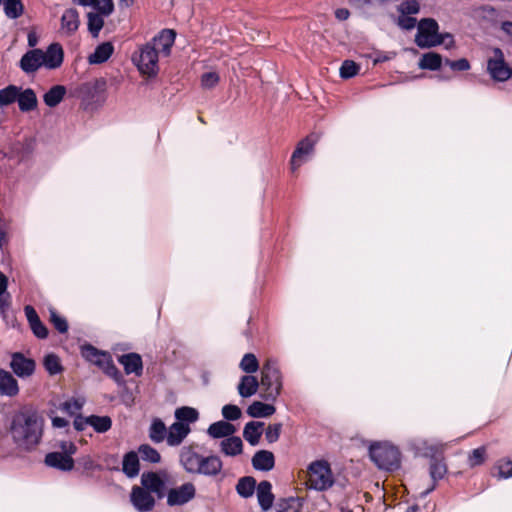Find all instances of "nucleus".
Wrapping results in <instances>:
<instances>
[{
    "mask_svg": "<svg viewBox=\"0 0 512 512\" xmlns=\"http://www.w3.org/2000/svg\"><path fill=\"white\" fill-rule=\"evenodd\" d=\"M191 429L188 424L181 422H174L167 429V444L171 447L179 446L184 439L188 436Z\"/></svg>",
    "mask_w": 512,
    "mask_h": 512,
    "instance_id": "a211bd4d",
    "label": "nucleus"
},
{
    "mask_svg": "<svg viewBox=\"0 0 512 512\" xmlns=\"http://www.w3.org/2000/svg\"><path fill=\"white\" fill-rule=\"evenodd\" d=\"M438 23L432 18H424L418 23V31L415 37V42L420 48H430L441 45L445 42L444 38L450 39L453 42L452 36L449 34H438Z\"/></svg>",
    "mask_w": 512,
    "mask_h": 512,
    "instance_id": "39448f33",
    "label": "nucleus"
},
{
    "mask_svg": "<svg viewBox=\"0 0 512 512\" xmlns=\"http://www.w3.org/2000/svg\"><path fill=\"white\" fill-rule=\"evenodd\" d=\"M35 361L25 357L20 352H15L11 356L10 368L20 378H27L35 371Z\"/></svg>",
    "mask_w": 512,
    "mask_h": 512,
    "instance_id": "f8f14e48",
    "label": "nucleus"
},
{
    "mask_svg": "<svg viewBox=\"0 0 512 512\" xmlns=\"http://www.w3.org/2000/svg\"><path fill=\"white\" fill-rule=\"evenodd\" d=\"M10 307V295L0 294V314L4 315L8 308Z\"/></svg>",
    "mask_w": 512,
    "mask_h": 512,
    "instance_id": "338daca9",
    "label": "nucleus"
},
{
    "mask_svg": "<svg viewBox=\"0 0 512 512\" xmlns=\"http://www.w3.org/2000/svg\"><path fill=\"white\" fill-rule=\"evenodd\" d=\"M252 465L256 470L270 471L274 468V454L267 450L257 451L252 458Z\"/></svg>",
    "mask_w": 512,
    "mask_h": 512,
    "instance_id": "a878e982",
    "label": "nucleus"
},
{
    "mask_svg": "<svg viewBox=\"0 0 512 512\" xmlns=\"http://www.w3.org/2000/svg\"><path fill=\"white\" fill-rule=\"evenodd\" d=\"M307 485L316 491H326L335 482L330 464L326 460H316L307 469Z\"/></svg>",
    "mask_w": 512,
    "mask_h": 512,
    "instance_id": "7ed1b4c3",
    "label": "nucleus"
},
{
    "mask_svg": "<svg viewBox=\"0 0 512 512\" xmlns=\"http://www.w3.org/2000/svg\"><path fill=\"white\" fill-rule=\"evenodd\" d=\"M60 447L62 449L61 453L64 455H69L70 457L76 452V446L72 442L64 441L61 443Z\"/></svg>",
    "mask_w": 512,
    "mask_h": 512,
    "instance_id": "774afa93",
    "label": "nucleus"
},
{
    "mask_svg": "<svg viewBox=\"0 0 512 512\" xmlns=\"http://www.w3.org/2000/svg\"><path fill=\"white\" fill-rule=\"evenodd\" d=\"M276 411L274 405L254 401L247 408V414L253 418H266L273 415Z\"/></svg>",
    "mask_w": 512,
    "mask_h": 512,
    "instance_id": "72a5a7b5",
    "label": "nucleus"
},
{
    "mask_svg": "<svg viewBox=\"0 0 512 512\" xmlns=\"http://www.w3.org/2000/svg\"><path fill=\"white\" fill-rule=\"evenodd\" d=\"M219 82V75L216 72L204 73L201 77V85L206 89L215 87Z\"/></svg>",
    "mask_w": 512,
    "mask_h": 512,
    "instance_id": "bf43d9fd",
    "label": "nucleus"
},
{
    "mask_svg": "<svg viewBox=\"0 0 512 512\" xmlns=\"http://www.w3.org/2000/svg\"><path fill=\"white\" fill-rule=\"evenodd\" d=\"M442 65V57L440 54L435 52H428L422 55L419 61V67L421 69L435 71L438 70Z\"/></svg>",
    "mask_w": 512,
    "mask_h": 512,
    "instance_id": "e433bc0d",
    "label": "nucleus"
},
{
    "mask_svg": "<svg viewBox=\"0 0 512 512\" xmlns=\"http://www.w3.org/2000/svg\"><path fill=\"white\" fill-rule=\"evenodd\" d=\"M176 33L172 29H163L157 36H155L150 42L155 45L158 52L168 56L171 52V48L174 44Z\"/></svg>",
    "mask_w": 512,
    "mask_h": 512,
    "instance_id": "6ab92c4d",
    "label": "nucleus"
},
{
    "mask_svg": "<svg viewBox=\"0 0 512 512\" xmlns=\"http://www.w3.org/2000/svg\"><path fill=\"white\" fill-rule=\"evenodd\" d=\"M138 452L142 460L150 463H159L161 460L160 453L148 444H142L138 448Z\"/></svg>",
    "mask_w": 512,
    "mask_h": 512,
    "instance_id": "a18cd8bd",
    "label": "nucleus"
},
{
    "mask_svg": "<svg viewBox=\"0 0 512 512\" xmlns=\"http://www.w3.org/2000/svg\"><path fill=\"white\" fill-rule=\"evenodd\" d=\"M196 495L195 485L191 482L167 491V505L170 507L181 506L191 501Z\"/></svg>",
    "mask_w": 512,
    "mask_h": 512,
    "instance_id": "9b49d317",
    "label": "nucleus"
},
{
    "mask_svg": "<svg viewBox=\"0 0 512 512\" xmlns=\"http://www.w3.org/2000/svg\"><path fill=\"white\" fill-rule=\"evenodd\" d=\"M73 425L77 431H83L88 425H90V416L84 417L82 415H77L74 419Z\"/></svg>",
    "mask_w": 512,
    "mask_h": 512,
    "instance_id": "0e129e2a",
    "label": "nucleus"
},
{
    "mask_svg": "<svg viewBox=\"0 0 512 512\" xmlns=\"http://www.w3.org/2000/svg\"><path fill=\"white\" fill-rule=\"evenodd\" d=\"M82 355L87 361L98 366L100 369H103L112 358L110 353L98 350L89 344L82 347Z\"/></svg>",
    "mask_w": 512,
    "mask_h": 512,
    "instance_id": "aec40b11",
    "label": "nucleus"
},
{
    "mask_svg": "<svg viewBox=\"0 0 512 512\" xmlns=\"http://www.w3.org/2000/svg\"><path fill=\"white\" fill-rule=\"evenodd\" d=\"M19 67L26 74H32L43 67L42 49L35 48L28 50L20 59Z\"/></svg>",
    "mask_w": 512,
    "mask_h": 512,
    "instance_id": "2eb2a0df",
    "label": "nucleus"
},
{
    "mask_svg": "<svg viewBox=\"0 0 512 512\" xmlns=\"http://www.w3.org/2000/svg\"><path fill=\"white\" fill-rule=\"evenodd\" d=\"M235 432L236 427L223 420L212 423L207 430L208 435L215 439L230 437Z\"/></svg>",
    "mask_w": 512,
    "mask_h": 512,
    "instance_id": "cd10ccee",
    "label": "nucleus"
},
{
    "mask_svg": "<svg viewBox=\"0 0 512 512\" xmlns=\"http://www.w3.org/2000/svg\"><path fill=\"white\" fill-rule=\"evenodd\" d=\"M257 499L262 510H269L274 501L272 485L269 481H261L256 487Z\"/></svg>",
    "mask_w": 512,
    "mask_h": 512,
    "instance_id": "393cba45",
    "label": "nucleus"
},
{
    "mask_svg": "<svg viewBox=\"0 0 512 512\" xmlns=\"http://www.w3.org/2000/svg\"><path fill=\"white\" fill-rule=\"evenodd\" d=\"M239 367L242 371L252 374L259 369V363L256 356L252 353H247L243 356Z\"/></svg>",
    "mask_w": 512,
    "mask_h": 512,
    "instance_id": "de8ad7c7",
    "label": "nucleus"
},
{
    "mask_svg": "<svg viewBox=\"0 0 512 512\" xmlns=\"http://www.w3.org/2000/svg\"><path fill=\"white\" fill-rule=\"evenodd\" d=\"M369 456L380 469L392 471L400 464L399 450L387 443L372 444L369 448Z\"/></svg>",
    "mask_w": 512,
    "mask_h": 512,
    "instance_id": "423d86ee",
    "label": "nucleus"
},
{
    "mask_svg": "<svg viewBox=\"0 0 512 512\" xmlns=\"http://www.w3.org/2000/svg\"><path fill=\"white\" fill-rule=\"evenodd\" d=\"M222 415L228 421H235L241 417L242 412L238 406L233 404H227L224 405L222 408Z\"/></svg>",
    "mask_w": 512,
    "mask_h": 512,
    "instance_id": "4d7b16f0",
    "label": "nucleus"
},
{
    "mask_svg": "<svg viewBox=\"0 0 512 512\" xmlns=\"http://www.w3.org/2000/svg\"><path fill=\"white\" fill-rule=\"evenodd\" d=\"M133 506L139 512L151 511L155 506V499L143 486H135L132 488L130 495Z\"/></svg>",
    "mask_w": 512,
    "mask_h": 512,
    "instance_id": "4468645a",
    "label": "nucleus"
},
{
    "mask_svg": "<svg viewBox=\"0 0 512 512\" xmlns=\"http://www.w3.org/2000/svg\"><path fill=\"white\" fill-rule=\"evenodd\" d=\"M30 328L33 334L39 339H46L48 337V329L39 319L38 321L32 323Z\"/></svg>",
    "mask_w": 512,
    "mask_h": 512,
    "instance_id": "e2e57ef3",
    "label": "nucleus"
},
{
    "mask_svg": "<svg viewBox=\"0 0 512 512\" xmlns=\"http://www.w3.org/2000/svg\"><path fill=\"white\" fill-rule=\"evenodd\" d=\"M3 9L7 18L17 19L24 12V6L21 0H4Z\"/></svg>",
    "mask_w": 512,
    "mask_h": 512,
    "instance_id": "ea45409f",
    "label": "nucleus"
},
{
    "mask_svg": "<svg viewBox=\"0 0 512 512\" xmlns=\"http://www.w3.org/2000/svg\"><path fill=\"white\" fill-rule=\"evenodd\" d=\"M317 141L318 136L315 134H310L297 144V147L294 150L290 160L292 171H295L304 162L307 161L308 156L313 153Z\"/></svg>",
    "mask_w": 512,
    "mask_h": 512,
    "instance_id": "9d476101",
    "label": "nucleus"
},
{
    "mask_svg": "<svg viewBox=\"0 0 512 512\" xmlns=\"http://www.w3.org/2000/svg\"><path fill=\"white\" fill-rule=\"evenodd\" d=\"M359 72V66L352 60H345L340 67V76L343 79H349L356 76Z\"/></svg>",
    "mask_w": 512,
    "mask_h": 512,
    "instance_id": "603ef678",
    "label": "nucleus"
},
{
    "mask_svg": "<svg viewBox=\"0 0 512 512\" xmlns=\"http://www.w3.org/2000/svg\"><path fill=\"white\" fill-rule=\"evenodd\" d=\"M486 460L485 447H478L472 450L468 455V465L473 468L483 464Z\"/></svg>",
    "mask_w": 512,
    "mask_h": 512,
    "instance_id": "3c124183",
    "label": "nucleus"
},
{
    "mask_svg": "<svg viewBox=\"0 0 512 512\" xmlns=\"http://www.w3.org/2000/svg\"><path fill=\"white\" fill-rule=\"evenodd\" d=\"M45 419L33 405H24L13 412L9 424V434L14 445L30 452L41 442Z\"/></svg>",
    "mask_w": 512,
    "mask_h": 512,
    "instance_id": "f257e3e1",
    "label": "nucleus"
},
{
    "mask_svg": "<svg viewBox=\"0 0 512 512\" xmlns=\"http://www.w3.org/2000/svg\"><path fill=\"white\" fill-rule=\"evenodd\" d=\"M414 448L423 456L431 458L429 474L433 483L425 491L421 492V496L425 497L436 488V483L445 476L447 466L443 460L435 458L439 451L438 444H430L427 440H418L414 443Z\"/></svg>",
    "mask_w": 512,
    "mask_h": 512,
    "instance_id": "f03ea898",
    "label": "nucleus"
},
{
    "mask_svg": "<svg viewBox=\"0 0 512 512\" xmlns=\"http://www.w3.org/2000/svg\"><path fill=\"white\" fill-rule=\"evenodd\" d=\"M18 106L22 112H30L37 107L38 101L33 89L27 88L23 91L19 90L17 98Z\"/></svg>",
    "mask_w": 512,
    "mask_h": 512,
    "instance_id": "7c9ffc66",
    "label": "nucleus"
},
{
    "mask_svg": "<svg viewBox=\"0 0 512 512\" xmlns=\"http://www.w3.org/2000/svg\"><path fill=\"white\" fill-rule=\"evenodd\" d=\"M158 50L155 45L150 42L140 48L139 56H133L139 72L148 77H155L159 71L158 66Z\"/></svg>",
    "mask_w": 512,
    "mask_h": 512,
    "instance_id": "0eeeda50",
    "label": "nucleus"
},
{
    "mask_svg": "<svg viewBox=\"0 0 512 512\" xmlns=\"http://www.w3.org/2000/svg\"><path fill=\"white\" fill-rule=\"evenodd\" d=\"M121 470L128 478H134L139 474V456L135 451H129L124 455Z\"/></svg>",
    "mask_w": 512,
    "mask_h": 512,
    "instance_id": "bb28decb",
    "label": "nucleus"
},
{
    "mask_svg": "<svg viewBox=\"0 0 512 512\" xmlns=\"http://www.w3.org/2000/svg\"><path fill=\"white\" fill-rule=\"evenodd\" d=\"M148 435L153 443H162L167 438V427L165 423L159 418L153 419L148 430Z\"/></svg>",
    "mask_w": 512,
    "mask_h": 512,
    "instance_id": "f704fd0d",
    "label": "nucleus"
},
{
    "mask_svg": "<svg viewBox=\"0 0 512 512\" xmlns=\"http://www.w3.org/2000/svg\"><path fill=\"white\" fill-rule=\"evenodd\" d=\"M397 10L400 14L413 15L419 12L420 5L417 0H403Z\"/></svg>",
    "mask_w": 512,
    "mask_h": 512,
    "instance_id": "5fc2aeb1",
    "label": "nucleus"
},
{
    "mask_svg": "<svg viewBox=\"0 0 512 512\" xmlns=\"http://www.w3.org/2000/svg\"><path fill=\"white\" fill-rule=\"evenodd\" d=\"M445 64L456 71H467L470 69V63L465 58H461L454 61L446 59Z\"/></svg>",
    "mask_w": 512,
    "mask_h": 512,
    "instance_id": "680f3d73",
    "label": "nucleus"
},
{
    "mask_svg": "<svg viewBox=\"0 0 512 512\" xmlns=\"http://www.w3.org/2000/svg\"><path fill=\"white\" fill-rule=\"evenodd\" d=\"M282 430L281 423L270 424L265 431V438L268 443H274L278 441Z\"/></svg>",
    "mask_w": 512,
    "mask_h": 512,
    "instance_id": "13d9d810",
    "label": "nucleus"
},
{
    "mask_svg": "<svg viewBox=\"0 0 512 512\" xmlns=\"http://www.w3.org/2000/svg\"><path fill=\"white\" fill-rule=\"evenodd\" d=\"M222 460L216 455L203 456L196 474L214 477L221 473Z\"/></svg>",
    "mask_w": 512,
    "mask_h": 512,
    "instance_id": "f3484780",
    "label": "nucleus"
},
{
    "mask_svg": "<svg viewBox=\"0 0 512 512\" xmlns=\"http://www.w3.org/2000/svg\"><path fill=\"white\" fill-rule=\"evenodd\" d=\"M19 393L18 381L14 376L0 368V395L7 397H15Z\"/></svg>",
    "mask_w": 512,
    "mask_h": 512,
    "instance_id": "412c9836",
    "label": "nucleus"
},
{
    "mask_svg": "<svg viewBox=\"0 0 512 512\" xmlns=\"http://www.w3.org/2000/svg\"><path fill=\"white\" fill-rule=\"evenodd\" d=\"M498 476L502 479L512 477V459H502L497 463Z\"/></svg>",
    "mask_w": 512,
    "mask_h": 512,
    "instance_id": "6e6d98bb",
    "label": "nucleus"
},
{
    "mask_svg": "<svg viewBox=\"0 0 512 512\" xmlns=\"http://www.w3.org/2000/svg\"><path fill=\"white\" fill-rule=\"evenodd\" d=\"M493 56L487 61V71L491 78L498 82L507 81L512 77V68L506 63L504 53L500 48L492 50Z\"/></svg>",
    "mask_w": 512,
    "mask_h": 512,
    "instance_id": "6e6552de",
    "label": "nucleus"
},
{
    "mask_svg": "<svg viewBox=\"0 0 512 512\" xmlns=\"http://www.w3.org/2000/svg\"><path fill=\"white\" fill-rule=\"evenodd\" d=\"M301 507L302 504L299 498H282L276 503V512H299Z\"/></svg>",
    "mask_w": 512,
    "mask_h": 512,
    "instance_id": "a19ab883",
    "label": "nucleus"
},
{
    "mask_svg": "<svg viewBox=\"0 0 512 512\" xmlns=\"http://www.w3.org/2000/svg\"><path fill=\"white\" fill-rule=\"evenodd\" d=\"M261 385L265 389L264 399L274 401L282 390V375L278 362L268 359L261 369Z\"/></svg>",
    "mask_w": 512,
    "mask_h": 512,
    "instance_id": "20e7f679",
    "label": "nucleus"
},
{
    "mask_svg": "<svg viewBox=\"0 0 512 512\" xmlns=\"http://www.w3.org/2000/svg\"><path fill=\"white\" fill-rule=\"evenodd\" d=\"M256 487L255 479L251 476H245L238 480L236 491L241 497L249 498L254 494Z\"/></svg>",
    "mask_w": 512,
    "mask_h": 512,
    "instance_id": "4c0bfd02",
    "label": "nucleus"
},
{
    "mask_svg": "<svg viewBox=\"0 0 512 512\" xmlns=\"http://www.w3.org/2000/svg\"><path fill=\"white\" fill-rule=\"evenodd\" d=\"M202 455L198 454L192 446H184L180 451V463L183 468L192 474H196Z\"/></svg>",
    "mask_w": 512,
    "mask_h": 512,
    "instance_id": "dca6fc26",
    "label": "nucleus"
},
{
    "mask_svg": "<svg viewBox=\"0 0 512 512\" xmlns=\"http://www.w3.org/2000/svg\"><path fill=\"white\" fill-rule=\"evenodd\" d=\"M416 18L407 14H400L397 20V25L404 30H411L416 26Z\"/></svg>",
    "mask_w": 512,
    "mask_h": 512,
    "instance_id": "052dcab7",
    "label": "nucleus"
},
{
    "mask_svg": "<svg viewBox=\"0 0 512 512\" xmlns=\"http://www.w3.org/2000/svg\"><path fill=\"white\" fill-rule=\"evenodd\" d=\"M90 6H92L97 10L98 13L105 17L111 15L114 11L113 0H94Z\"/></svg>",
    "mask_w": 512,
    "mask_h": 512,
    "instance_id": "864d4df0",
    "label": "nucleus"
},
{
    "mask_svg": "<svg viewBox=\"0 0 512 512\" xmlns=\"http://www.w3.org/2000/svg\"><path fill=\"white\" fill-rule=\"evenodd\" d=\"M49 313V320L53 324L54 328L61 334L66 333L69 328L66 318L61 316L54 308H50Z\"/></svg>",
    "mask_w": 512,
    "mask_h": 512,
    "instance_id": "49530a36",
    "label": "nucleus"
},
{
    "mask_svg": "<svg viewBox=\"0 0 512 512\" xmlns=\"http://www.w3.org/2000/svg\"><path fill=\"white\" fill-rule=\"evenodd\" d=\"M220 450L226 456H237L242 453L243 443L240 437L231 435L220 443Z\"/></svg>",
    "mask_w": 512,
    "mask_h": 512,
    "instance_id": "473e14b6",
    "label": "nucleus"
},
{
    "mask_svg": "<svg viewBox=\"0 0 512 512\" xmlns=\"http://www.w3.org/2000/svg\"><path fill=\"white\" fill-rule=\"evenodd\" d=\"M90 426L93 427V429L97 433H105L111 429L112 420L109 416L91 415L90 416Z\"/></svg>",
    "mask_w": 512,
    "mask_h": 512,
    "instance_id": "37998d69",
    "label": "nucleus"
},
{
    "mask_svg": "<svg viewBox=\"0 0 512 512\" xmlns=\"http://www.w3.org/2000/svg\"><path fill=\"white\" fill-rule=\"evenodd\" d=\"M103 17L104 16L101 15L100 13L89 12L87 14L88 30L93 37H98L101 29L103 28V26H104Z\"/></svg>",
    "mask_w": 512,
    "mask_h": 512,
    "instance_id": "c03bdc74",
    "label": "nucleus"
},
{
    "mask_svg": "<svg viewBox=\"0 0 512 512\" xmlns=\"http://www.w3.org/2000/svg\"><path fill=\"white\" fill-rule=\"evenodd\" d=\"M118 361L124 366L126 374L134 373L137 376L142 375L143 363L142 358L137 353L123 354L118 358Z\"/></svg>",
    "mask_w": 512,
    "mask_h": 512,
    "instance_id": "5701e85b",
    "label": "nucleus"
},
{
    "mask_svg": "<svg viewBox=\"0 0 512 512\" xmlns=\"http://www.w3.org/2000/svg\"><path fill=\"white\" fill-rule=\"evenodd\" d=\"M175 418H176L177 422H181V423H185V424L189 425V423H194L198 420L199 413L193 407L183 406V407L176 409Z\"/></svg>",
    "mask_w": 512,
    "mask_h": 512,
    "instance_id": "58836bf2",
    "label": "nucleus"
},
{
    "mask_svg": "<svg viewBox=\"0 0 512 512\" xmlns=\"http://www.w3.org/2000/svg\"><path fill=\"white\" fill-rule=\"evenodd\" d=\"M64 61V50L61 44L55 42L50 44L45 51L42 50L43 67L48 70H55L61 67Z\"/></svg>",
    "mask_w": 512,
    "mask_h": 512,
    "instance_id": "ddd939ff",
    "label": "nucleus"
},
{
    "mask_svg": "<svg viewBox=\"0 0 512 512\" xmlns=\"http://www.w3.org/2000/svg\"><path fill=\"white\" fill-rule=\"evenodd\" d=\"M19 90L20 87L15 85H8L7 87L0 89V106H8L17 101Z\"/></svg>",
    "mask_w": 512,
    "mask_h": 512,
    "instance_id": "79ce46f5",
    "label": "nucleus"
},
{
    "mask_svg": "<svg viewBox=\"0 0 512 512\" xmlns=\"http://www.w3.org/2000/svg\"><path fill=\"white\" fill-rule=\"evenodd\" d=\"M66 94V88L63 85H55L50 88L43 96L44 103L48 107H56L63 100Z\"/></svg>",
    "mask_w": 512,
    "mask_h": 512,
    "instance_id": "c9c22d12",
    "label": "nucleus"
},
{
    "mask_svg": "<svg viewBox=\"0 0 512 512\" xmlns=\"http://www.w3.org/2000/svg\"><path fill=\"white\" fill-rule=\"evenodd\" d=\"M259 387L258 379L253 375H244L241 377L238 384V393L243 398H248L254 395Z\"/></svg>",
    "mask_w": 512,
    "mask_h": 512,
    "instance_id": "2f4dec72",
    "label": "nucleus"
},
{
    "mask_svg": "<svg viewBox=\"0 0 512 512\" xmlns=\"http://www.w3.org/2000/svg\"><path fill=\"white\" fill-rule=\"evenodd\" d=\"M79 13L74 8L64 11L61 17V32L67 36L74 34L79 28Z\"/></svg>",
    "mask_w": 512,
    "mask_h": 512,
    "instance_id": "4be33fe9",
    "label": "nucleus"
},
{
    "mask_svg": "<svg viewBox=\"0 0 512 512\" xmlns=\"http://www.w3.org/2000/svg\"><path fill=\"white\" fill-rule=\"evenodd\" d=\"M43 364L50 375H56L62 371L60 359L55 354L46 355Z\"/></svg>",
    "mask_w": 512,
    "mask_h": 512,
    "instance_id": "09e8293b",
    "label": "nucleus"
},
{
    "mask_svg": "<svg viewBox=\"0 0 512 512\" xmlns=\"http://www.w3.org/2000/svg\"><path fill=\"white\" fill-rule=\"evenodd\" d=\"M45 463L62 471H70L74 467V460L61 452H51L45 456Z\"/></svg>",
    "mask_w": 512,
    "mask_h": 512,
    "instance_id": "b1692460",
    "label": "nucleus"
},
{
    "mask_svg": "<svg viewBox=\"0 0 512 512\" xmlns=\"http://www.w3.org/2000/svg\"><path fill=\"white\" fill-rule=\"evenodd\" d=\"M84 401L80 399H70L60 404L59 409L70 416L76 415L83 408Z\"/></svg>",
    "mask_w": 512,
    "mask_h": 512,
    "instance_id": "8fccbe9b",
    "label": "nucleus"
},
{
    "mask_svg": "<svg viewBox=\"0 0 512 512\" xmlns=\"http://www.w3.org/2000/svg\"><path fill=\"white\" fill-rule=\"evenodd\" d=\"M168 474L165 471L144 472L141 475L142 486L150 493H155L159 499L167 494L166 483Z\"/></svg>",
    "mask_w": 512,
    "mask_h": 512,
    "instance_id": "1a4fd4ad",
    "label": "nucleus"
},
{
    "mask_svg": "<svg viewBox=\"0 0 512 512\" xmlns=\"http://www.w3.org/2000/svg\"><path fill=\"white\" fill-rule=\"evenodd\" d=\"M24 311H25V315H26L29 325H31L32 323H34L40 319L36 310L32 306H30V305L25 306Z\"/></svg>",
    "mask_w": 512,
    "mask_h": 512,
    "instance_id": "69168bd1",
    "label": "nucleus"
},
{
    "mask_svg": "<svg viewBox=\"0 0 512 512\" xmlns=\"http://www.w3.org/2000/svg\"><path fill=\"white\" fill-rule=\"evenodd\" d=\"M114 46L110 42H104L98 45L94 52L88 56L90 64H102L106 62L113 54Z\"/></svg>",
    "mask_w": 512,
    "mask_h": 512,
    "instance_id": "c85d7f7f",
    "label": "nucleus"
},
{
    "mask_svg": "<svg viewBox=\"0 0 512 512\" xmlns=\"http://www.w3.org/2000/svg\"><path fill=\"white\" fill-rule=\"evenodd\" d=\"M264 427L263 422L251 421L248 422L243 430L244 439L252 446H256L261 438L262 430Z\"/></svg>",
    "mask_w": 512,
    "mask_h": 512,
    "instance_id": "c756f323",
    "label": "nucleus"
}]
</instances>
